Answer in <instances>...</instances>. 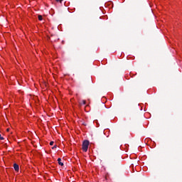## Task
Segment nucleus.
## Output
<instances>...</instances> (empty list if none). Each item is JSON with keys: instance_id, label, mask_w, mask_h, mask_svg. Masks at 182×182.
<instances>
[{"instance_id": "3", "label": "nucleus", "mask_w": 182, "mask_h": 182, "mask_svg": "<svg viewBox=\"0 0 182 182\" xmlns=\"http://www.w3.org/2000/svg\"><path fill=\"white\" fill-rule=\"evenodd\" d=\"M58 161L59 166H63V162H62V159L58 158Z\"/></svg>"}, {"instance_id": "2", "label": "nucleus", "mask_w": 182, "mask_h": 182, "mask_svg": "<svg viewBox=\"0 0 182 182\" xmlns=\"http://www.w3.org/2000/svg\"><path fill=\"white\" fill-rule=\"evenodd\" d=\"M14 168L15 171H19V165H18L17 164H14Z\"/></svg>"}, {"instance_id": "4", "label": "nucleus", "mask_w": 182, "mask_h": 182, "mask_svg": "<svg viewBox=\"0 0 182 182\" xmlns=\"http://www.w3.org/2000/svg\"><path fill=\"white\" fill-rule=\"evenodd\" d=\"M83 105H86V100H83L80 102V106H83Z\"/></svg>"}, {"instance_id": "5", "label": "nucleus", "mask_w": 182, "mask_h": 182, "mask_svg": "<svg viewBox=\"0 0 182 182\" xmlns=\"http://www.w3.org/2000/svg\"><path fill=\"white\" fill-rule=\"evenodd\" d=\"M43 19V18L42 17V16L39 15L38 16V21H42Z\"/></svg>"}, {"instance_id": "1", "label": "nucleus", "mask_w": 182, "mask_h": 182, "mask_svg": "<svg viewBox=\"0 0 182 182\" xmlns=\"http://www.w3.org/2000/svg\"><path fill=\"white\" fill-rule=\"evenodd\" d=\"M89 144H90V142L87 140H85L83 141L82 147L83 151H85V152L87 151V149H89Z\"/></svg>"}, {"instance_id": "6", "label": "nucleus", "mask_w": 182, "mask_h": 182, "mask_svg": "<svg viewBox=\"0 0 182 182\" xmlns=\"http://www.w3.org/2000/svg\"><path fill=\"white\" fill-rule=\"evenodd\" d=\"M54 143H55L54 141H50V146H53Z\"/></svg>"}, {"instance_id": "7", "label": "nucleus", "mask_w": 182, "mask_h": 182, "mask_svg": "<svg viewBox=\"0 0 182 182\" xmlns=\"http://www.w3.org/2000/svg\"><path fill=\"white\" fill-rule=\"evenodd\" d=\"M56 1V2H60V3H62V1H63V0H55Z\"/></svg>"}, {"instance_id": "9", "label": "nucleus", "mask_w": 182, "mask_h": 182, "mask_svg": "<svg viewBox=\"0 0 182 182\" xmlns=\"http://www.w3.org/2000/svg\"><path fill=\"white\" fill-rule=\"evenodd\" d=\"M56 147H57V146L55 145V146L53 147V149H56Z\"/></svg>"}, {"instance_id": "10", "label": "nucleus", "mask_w": 182, "mask_h": 182, "mask_svg": "<svg viewBox=\"0 0 182 182\" xmlns=\"http://www.w3.org/2000/svg\"><path fill=\"white\" fill-rule=\"evenodd\" d=\"M7 132H9V129H7Z\"/></svg>"}, {"instance_id": "8", "label": "nucleus", "mask_w": 182, "mask_h": 182, "mask_svg": "<svg viewBox=\"0 0 182 182\" xmlns=\"http://www.w3.org/2000/svg\"><path fill=\"white\" fill-rule=\"evenodd\" d=\"M0 139L4 140V137L2 136H1V134H0Z\"/></svg>"}]
</instances>
